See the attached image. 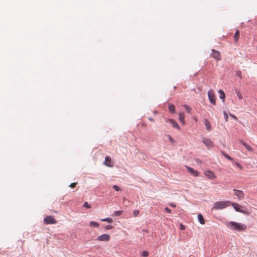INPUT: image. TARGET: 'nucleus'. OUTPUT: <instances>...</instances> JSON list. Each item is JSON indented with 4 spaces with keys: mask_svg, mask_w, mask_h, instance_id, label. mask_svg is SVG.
<instances>
[{
    "mask_svg": "<svg viewBox=\"0 0 257 257\" xmlns=\"http://www.w3.org/2000/svg\"><path fill=\"white\" fill-rule=\"evenodd\" d=\"M226 225L228 228L236 231H242L246 228L245 225L234 221L226 222Z\"/></svg>",
    "mask_w": 257,
    "mask_h": 257,
    "instance_id": "obj_1",
    "label": "nucleus"
},
{
    "mask_svg": "<svg viewBox=\"0 0 257 257\" xmlns=\"http://www.w3.org/2000/svg\"><path fill=\"white\" fill-rule=\"evenodd\" d=\"M230 202L229 201H218L216 202L212 208V209L220 210L225 208L228 206Z\"/></svg>",
    "mask_w": 257,
    "mask_h": 257,
    "instance_id": "obj_2",
    "label": "nucleus"
},
{
    "mask_svg": "<svg viewBox=\"0 0 257 257\" xmlns=\"http://www.w3.org/2000/svg\"><path fill=\"white\" fill-rule=\"evenodd\" d=\"M57 222V220L52 215L47 216L44 219V223L45 224H56Z\"/></svg>",
    "mask_w": 257,
    "mask_h": 257,
    "instance_id": "obj_3",
    "label": "nucleus"
},
{
    "mask_svg": "<svg viewBox=\"0 0 257 257\" xmlns=\"http://www.w3.org/2000/svg\"><path fill=\"white\" fill-rule=\"evenodd\" d=\"M208 96L210 103L215 105L216 104V97L213 90L208 91Z\"/></svg>",
    "mask_w": 257,
    "mask_h": 257,
    "instance_id": "obj_4",
    "label": "nucleus"
},
{
    "mask_svg": "<svg viewBox=\"0 0 257 257\" xmlns=\"http://www.w3.org/2000/svg\"><path fill=\"white\" fill-rule=\"evenodd\" d=\"M204 174L208 179L214 180L216 178V176L214 172L210 170L205 171Z\"/></svg>",
    "mask_w": 257,
    "mask_h": 257,
    "instance_id": "obj_5",
    "label": "nucleus"
},
{
    "mask_svg": "<svg viewBox=\"0 0 257 257\" xmlns=\"http://www.w3.org/2000/svg\"><path fill=\"white\" fill-rule=\"evenodd\" d=\"M212 54L211 56L217 61H219L221 59V55L218 51L213 49L212 50Z\"/></svg>",
    "mask_w": 257,
    "mask_h": 257,
    "instance_id": "obj_6",
    "label": "nucleus"
},
{
    "mask_svg": "<svg viewBox=\"0 0 257 257\" xmlns=\"http://www.w3.org/2000/svg\"><path fill=\"white\" fill-rule=\"evenodd\" d=\"M234 195L236 196L239 200L243 199L244 197V194L242 191L234 189Z\"/></svg>",
    "mask_w": 257,
    "mask_h": 257,
    "instance_id": "obj_7",
    "label": "nucleus"
},
{
    "mask_svg": "<svg viewBox=\"0 0 257 257\" xmlns=\"http://www.w3.org/2000/svg\"><path fill=\"white\" fill-rule=\"evenodd\" d=\"M97 239L99 241H108L110 239V235L107 234H104L98 236Z\"/></svg>",
    "mask_w": 257,
    "mask_h": 257,
    "instance_id": "obj_8",
    "label": "nucleus"
},
{
    "mask_svg": "<svg viewBox=\"0 0 257 257\" xmlns=\"http://www.w3.org/2000/svg\"><path fill=\"white\" fill-rule=\"evenodd\" d=\"M186 167L187 168V171L189 172L192 175L195 177L198 176L199 172L197 170H195L188 166H186Z\"/></svg>",
    "mask_w": 257,
    "mask_h": 257,
    "instance_id": "obj_9",
    "label": "nucleus"
},
{
    "mask_svg": "<svg viewBox=\"0 0 257 257\" xmlns=\"http://www.w3.org/2000/svg\"><path fill=\"white\" fill-rule=\"evenodd\" d=\"M203 142L209 149L212 148L213 146V142L208 139H204Z\"/></svg>",
    "mask_w": 257,
    "mask_h": 257,
    "instance_id": "obj_10",
    "label": "nucleus"
},
{
    "mask_svg": "<svg viewBox=\"0 0 257 257\" xmlns=\"http://www.w3.org/2000/svg\"><path fill=\"white\" fill-rule=\"evenodd\" d=\"M204 124L206 126V128L208 131H210L211 130V125L210 121L206 118L203 120Z\"/></svg>",
    "mask_w": 257,
    "mask_h": 257,
    "instance_id": "obj_11",
    "label": "nucleus"
},
{
    "mask_svg": "<svg viewBox=\"0 0 257 257\" xmlns=\"http://www.w3.org/2000/svg\"><path fill=\"white\" fill-rule=\"evenodd\" d=\"M168 121L173 125V126L174 127L177 128L178 130H180V127L179 124L175 120H174V119H169Z\"/></svg>",
    "mask_w": 257,
    "mask_h": 257,
    "instance_id": "obj_12",
    "label": "nucleus"
},
{
    "mask_svg": "<svg viewBox=\"0 0 257 257\" xmlns=\"http://www.w3.org/2000/svg\"><path fill=\"white\" fill-rule=\"evenodd\" d=\"M231 205L236 211L243 212V211L240 209L241 206L239 204L236 203H232Z\"/></svg>",
    "mask_w": 257,
    "mask_h": 257,
    "instance_id": "obj_13",
    "label": "nucleus"
},
{
    "mask_svg": "<svg viewBox=\"0 0 257 257\" xmlns=\"http://www.w3.org/2000/svg\"><path fill=\"white\" fill-rule=\"evenodd\" d=\"M104 164L108 167H112L113 165L111 164V160L109 157H106L105 159Z\"/></svg>",
    "mask_w": 257,
    "mask_h": 257,
    "instance_id": "obj_14",
    "label": "nucleus"
},
{
    "mask_svg": "<svg viewBox=\"0 0 257 257\" xmlns=\"http://www.w3.org/2000/svg\"><path fill=\"white\" fill-rule=\"evenodd\" d=\"M179 119L181 123L184 124L185 122V114L183 112H181L179 114Z\"/></svg>",
    "mask_w": 257,
    "mask_h": 257,
    "instance_id": "obj_15",
    "label": "nucleus"
},
{
    "mask_svg": "<svg viewBox=\"0 0 257 257\" xmlns=\"http://www.w3.org/2000/svg\"><path fill=\"white\" fill-rule=\"evenodd\" d=\"M198 219L200 224H205V220L204 219L203 216L202 214H199L198 215Z\"/></svg>",
    "mask_w": 257,
    "mask_h": 257,
    "instance_id": "obj_16",
    "label": "nucleus"
},
{
    "mask_svg": "<svg viewBox=\"0 0 257 257\" xmlns=\"http://www.w3.org/2000/svg\"><path fill=\"white\" fill-rule=\"evenodd\" d=\"M241 144H242L244 147L249 152H252L253 151V149L252 148L247 144L246 143H244L243 142H241Z\"/></svg>",
    "mask_w": 257,
    "mask_h": 257,
    "instance_id": "obj_17",
    "label": "nucleus"
},
{
    "mask_svg": "<svg viewBox=\"0 0 257 257\" xmlns=\"http://www.w3.org/2000/svg\"><path fill=\"white\" fill-rule=\"evenodd\" d=\"M239 37V30H237L236 31V32H235L234 35V39L236 43L238 42Z\"/></svg>",
    "mask_w": 257,
    "mask_h": 257,
    "instance_id": "obj_18",
    "label": "nucleus"
},
{
    "mask_svg": "<svg viewBox=\"0 0 257 257\" xmlns=\"http://www.w3.org/2000/svg\"><path fill=\"white\" fill-rule=\"evenodd\" d=\"M218 92H219V97H220V98L222 99L223 101H224L225 97V93H224V91L223 90H219Z\"/></svg>",
    "mask_w": 257,
    "mask_h": 257,
    "instance_id": "obj_19",
    "label": "nucleus"
},
{
    "mask_svg": "<svg viewBox=\"0 0 257 257\" xmlns=\"http://www.w3.org/2000/svg\"><path fill=\"white\" fill-rule=\"evenodd\" d=\"M169 110L171 113L175 112V106L172 104H170L168 107Z\"/></svg>",
    "mask_w": 257,
    "mask_h": 257,
    "instance_id": "obj_20",
    "label": "nucleus"
},
{
    "mask_svg": "<svg viewBox=\"0 0 257 257\" xmlns=\"http://www.w3.org/2000/svg\"><path fill=\"white\" fill-rule=\"evenodd\" d=\"M166 138L169 140V141L172 144L175 143V140L171 137L170 135H168L166 136Z\"/></svg>",
    "mask_w": 257,
    "mask_h": 257,
    "instance_id": "obj_21",
    "label": "nucleus"
},
{
    "mask_svg": "<svg viewBox=\"0 0 257 257\" xmlns=\"http://www.w3.org/2000/svg\"><path fill=\"white\" fill-rule=\"evenodd\" d=\"M101 220L102 221H106L108 223H112L113 222L112 219H111L110 218H105L104 219H101Z\"/></svg>",
    "mask_w": 257,
    "mask_h": 257,
    "instance_id": "obj_22",
    "label": "nucleus"
},
{
    "mask_svg": "<svg viewBox=\"0 0 257 257\" xmlns=\"http://www.w3.org/2000/svg\"><path fill=\"white\" fill-rule=\"evenodd\" d=\"M90 225L93 227H98L99 226V224L95 221H91L90 222Z\"/></svg>",
    "mask_w": 257,
    "mask_h": 257,
    "instance_id": "obj_23",
    "label": "nucleus"
},
{
    "mask_svg": "<svg viewBox=\"0 0 257 257\" xmlns=\"http://www.w3.org/2000/svg\"><path fill=\"white\" fill-rule=\"evenodd\" d=\"M184 107H185V109H186V111H187L188 113H191V110H192V108H191L189 106H188V105H185L184 106Z\"/></svg>",
    "mask_w": 257,
    "mask_h": 257,
    "instance_id": "obj_24",
    "label": "nucleus"
},
{
    "mask_svg": "<svg viewBox=\"0 0 257 257\" xmlns=\"http://www.w3.org/2000/svg\"><path fill=\"white\" fill-rule=\"evenodd\" d=\"M223 155H224V156L227 158L228 160H230V161H232L233 160V159L230 157L226 153H223Z\"/></svg>",
    "mask_w": 257,
    "mask_h": 257,
    "instance_id": "obj_25",
    "label": "nucleus"
},
{
    "mask_svg": "<svg viewBox=\"0 0 257 257\" xmlns=\"http://www.w3.org/2000/svg\"><path fill=\"white\" fill-rule=\"evenodd\" d=\"M223 113V115L224 116V118H225V121H226V122L228 121V114L225 111H224Z\"/></svg>",
    "mask_w": 257,
    "mask_h": 257,
    "instance_id": "obj_26",
    "label": "nucleus"
},
{
    "mask_svg": "<svg viewBox=\"0 0 257 257\" xmlns=\"http://www.w3.org/2000/svg\"><path fill=\"white\" fill-rule=\"evenodd\" d=\"M140 213V211L139 210H135L133 211V214L135 217H136Z\"/></svg>",
    "mask_w": 257,
    "mask_h": 257,
    "instance_id": "obj_27",
    "label": "nucleus"
},
{
    "mask_svg": "<svg viewBox=\"0 0 257 257\" xmlns=\"http://www.w3.org/2000/svg\"><path fill=\"white\" fill-rule=\"evenodd\" d=\"M122 211H115L114 212V214L115 216H119L122 214Z\"/></svg>",
    "mask_w": 257,
    "mask_h": 257,
    "instance_id": "obj_28",
    "label": "nucleus"
},
{
    "mask_svg": "<svg viewBox=\"0 0 257 257\" xmlns=\"http://www.w3.org/2000/svg\"><path fill=\"white\" fill-rule=\"evenodd\" d=\"M236 95L239 99H242V96L239 91L236 92Z\"/></svg>",
    "mask_w": 257,
    "mask_h": 257,
    "instance_id": "obj_29",
    "label": "nucleus"
},
{
    "mask_svg": "<svg viewBox=\"0 0 257 257\" xmlns=\"http://www.w3.org/2000/svg\"><path fill=\"white\" fill-rule=\"evenodd\" d=\"M142 255L144 257H147L149 255V252L147 251H144L142 252Z\"/></svg>",
    "mask_w": 257,
    "mask_h": 257,
    "instance_id": "obj_30",
    "label": "nucleus"
},
{
    "mask_svg": "<svg viewBox=\"0 0 257 257\" xmlns=\"http://www.w3.org/2000/svg\"><path fill=\"white\" fill-rule=\"evenodd\" d=\"M83 206H84V207L87 208H91V206L87 202L84 203Z\"/></svg>",
    "mask_w": 257,
    "mask_h": 257,
    "instance_id": "obj_31",
    "label": "nucleus"
},
{
    "mask_svg": "<svg viewBox=\"0 0 257 257\" xmlns=\"http://www.w3.org/2000/svg\"><path fill=\"white\" fill-rule=\"evenodd\" d=\"M236 75L240 78H242V74H241V72L240 71H237L236 72Z\"/></svg>",
    "mask_w": 257,
    "mask_h": 257,
    "instance_id": "obj_32",
    "label": "nucleus"
},
{
    "mask_svg": "<svg viewBox=\"0 0 257 257\" xmlns=\"http://www.w3.org/2000/svg\"><path fill=\"white\" fill-rule=\"evenodd\" d=\"M113 188L116 190V191H120V188L117 185H113Z\"/></svg>",
    "mask_w": 257,
    "mask_h": 257,
    "instance_id": "obj_33",
    "label": "nucleus"
},
{
    "mask_svg": "<svg viewBox=\"0 0 257 257\" xmlns=\"http://www.w3.org/2000/svg\"><path fill=\"white\" fill-rule=\"evenodd\" d=\"M235 165L238 167L239 168L240 170H242V167L241 166V165L238 163H235Z\"/></svg>",
    "mask_w": 257,
    "mask_h": 257,
    "instance_id": "obj_34",
    "label": "nucleus"
},
{
    "mask_svg": "<svg viewBox=\"0 0 257 257\" xmlns=\"http://www.w3.org/2000/svg\"><path fill=\"white\" fill-rule=\"evenodd\" d=\"M164 210H165L166 212H168V213H171V209H170V208H169L168 207H166V208H165Z\"/></svg>",
    "mask_w": 257,
    "mask_h": 257,
    "instance_id": "obj_35",
    "label": "nucleus"
},
{
    "mask_svg": "<svg viewBox=\"0 0 257 257\" xmlns=\"http://www.w3.org/2000/svg\"><path fill=\"white\" fill-rule=\"evenodd\" d=\"M77 184V183H75V182H74V183H71V184L70 185V186H70V187H71V188H74V187L76 186Z\"/></svg>",
    "mask_w": 257,
    "mask_h": 257,
    "instance_id": "obj_36",
    "label": "nucleus"
},
{
    "mask_svg": "<svg viewBox=\"0 0 257 257\" xmlns=\"http://www.w3.org/2000/svg\"><path fill=\"white\" fill-rule=\"evenodd\" d=\"M113 227H112V226L111 225H107L105 226V228L106 229V230H109V229H112Z\"/></svg>",
    "mask_w": 257,
    "mask_h": 257,
    "instance_id": "obj_37",
    "label": "nucleus"
},
{
    "mask_svg": "<svg viewBox=\"0 0 257 257\" xmlns=\"http://www.w3.org/2000/svg\"><path fill=\"white\" fill-rule=\"evenodd\" d=\"M180 228L181 230H184L185 229V226L183 224H180Z\"/></svg>",
    "mask_w": 257,
    "mask_h": 257,
    "instance_id": "obj_38",
    "label": "nucleus"
},
{
    "mask_svg": "<svg viewBox=\"0 0 257 257\" xmlns=\"http://www.w3.org/2000/svg\"><path fill=\"white\" fill-rule=\"evenodd\" d=\"M169 205L172 207H176V205L173 203H170L169 204Z\"/></svg>",
    "mask_w": 257,
    "mask_h": 257,
    "instance_id": "obj_39",
    "label": "nucleus"
},
{
    "mask_svg": "<svg viewBox=\"0 0 257 257\" xmlns=\"http://www.w3.org/2000/svg\"><path fill=\"white\" fill-rule=\"evenodd\" d=\"M149 119L151 121H154V119L151 117H149Z\"/></svg>",
    "mask_w": 257,
    "mask_h": 257,
    "instance_id": "obj_40",
    "label": "nucleus"
},
{
    "mask_svg": "<svg viewBox=\"0 0 257 257\" xmlns=\"http://www.w3.org/2000/svg\"><path fill=\"white\" fill-rule=\"evenodd\" d=\"M230 115L232 116V117H233L234 118H237L236 117L235 115H232V114H230Z\"/></svg>",
    "mask_w": 257,
    "mask_h": 257,
    "instance_id": "obj_41",
    "label": "nucleus"
}]
</instances>
